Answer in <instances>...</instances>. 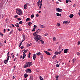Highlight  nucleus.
Masks as SVG:
<instances>
[{"label":"nucleus","instance_id":"nucleus-6","mask_svg":"<svg viewBox=\"0 0 80 80\" xmlns=\"http://www.w3.org/2000/svg\"><path fill=\"white\" fill-rule=\"evenodd\" d=\"M40 29H38L35 32L33 33V35L34 36H35L36 35H37Z\"/></svg>","mask_w":80,"mask_h":80},{"label":"nucleus","instance_id":"nucleus-15","mask_svg":"<svg viewBox=\"0 0 80 80\" xmlns=\"http://www.w3.org/2000/svg\"><path fill=\"white\" fill-rule=\"evenodd\" d=\"M30 80H33V77L32 76H30Z\"/></svg>","mask_w":80,"mask_h":80},{"label":"nucleus","instance_id":"nucleus-14","mask_svg":"<svg viewBox=\"0 0 80 80\" xmlns=\"http://www.w3.org/2000/svg\"><path fill=\"white\" fill-rule=\"evenodd\" d=\"M32 22H28V25L29 26H31V25H32Z\"/></svg>","mask_w":80,"mask_h":80},{"label":"nucleus","instance_id":"nucleus-45","mask_svg":"<svg viewBox=\"0 0 80 80\" xmlns=\"http://www.w3.org/2000/svg\"><path fill=\"white\" fill-rule=\"evenodd\" d=\"M18 17V16L17 15H15V16H14V18H17Z\"/></svg>","mask_w":80,"mask_h":80},{"label":"nucleus","instance_id":"nucleus-55","mask_svg":"<svg viewBox=\"0 0 80 80\" xmlns=\"http://www.w3.org/2000/svg\"><path fill=\"white\" fill-rule=\"evenodd\" d=\"M53 40L55 41L56 39V38L55 37L53 38Z\"/></svg>","mask_w":80,"mask_h":80},{"label":"nucleus","instance_id":"nucleus-28","mask_svg":"<svg viewBox=\"0 0 80 80\" xmlns=\"http://www.w3.org/2000/svg\"><path fill=\"white\" fill-rule=\"evenodd\" d=\"M57 56L56 55H55L52 58L53 59H54L56 58V57Z\"/></svg>","mask_w":80,"mask_h":80},{"label":"nucleus","instance_id":"nucleus-56","mask_svg":"<svg viewBox=\"0 0 80 80\" xmlns=\"http://www.w3.org/2000/svg\"><path fill=\"white\" fill-rule=\"evenodd\" d=\"M6 32V29H4V32L5 33Z\"/></svg>","mask_w":80,"mask_h":80},{"label":"nucleus","instance_id":"nucleus-62","mask_svg":"<svg viewBox=\"0 0 80 80\" xmlns=\"http://www.w3.org/2000/svg\"><path fill=\"white\" fill-rule=\"evenodd\" d=\"M61 47H59V50H61Z\"/></svg>","mask_w":80,"mask_h":80},{"label":"nucleus","instance_id":"nucleus-3","mask_svg":"<svg viewBox=\"0 0 80 80\" xmlns=\"http://www.w3.org/2000/svg\"><path fill=\"white\" fill-rule=\"evenodd\" d=\"M34 36V39L35 40L37 39L38 40H40L41 39V36L40 35H36Z\"/></svg>","mask_w":80,"mask_h":80},{"label":"nucleus","instance_id":"nucleus-47","mask_svg":"<svg viewBox=\"0 0 80 80\" xmlns=\"http://www.w3.org/2000/svg\"><path fill=\"white\" fill-rule=\"evenodd\" d=\"M60 25V23H58V24H57V26H59Z\"/></svg>","mask_w":80,"mask_h":80},{"label":"nucleus","instance_id":"nucleus-39","mask_svg":"<svg viewBox=\"0 0 80 80\" xmlns=\"http://www.w3.org/2000/svg\"><path fill=\"white\" fill-rule=\"evenodd\" d=\"M76 59H73L72 60V61L73 62V63H74V62L76 61Z\"/></svg>","mask_w":80,"mask_h":80},{"label":"nucleus","instance_id":"nucleus-24","mask_svg":"<svg viewBox=\"0 0 80 80\" xmlns=\"http://www.w3.org/2000/svg\"><path fill=\"white\" fill-rule=\"evenodd\" d=\"M9 52H8L7 53V57H8V58L9 59L10 58V56L9 55Z\"/></svg>","mask_w":80,"mask_h":80},{"label":"nucleus","instance_id":"nucleus-57","mask_svg":"<svg viewBox=\"0 0 80 80\" xmlns=\"http://www.w3.org/2000/svg\"><path fill=\"white\" fill-rule=\"evenodd\" d=\"M22 55H21V56H20V59H22Z\"/></svg>","mask_w":80,"mask_h":80},{"label":"nucleus","instance_id":"nucleus-31","mask_svg":"<svg viewBox=\"0 0 80 80\" xmlns=\"http://www.w3.org/2000/svg\"><path fill=\"white\" fill-rule=\"evenodd\" d=\"M34 17V14H32L31 15V18H33Z\"/></svg>","mask_w":80,"mask_h":80},{"label":"nucleus","instance_id":"nucleus-13","mask_svg":"<svg viewBox=\"0 0 80 80\" xmlns=\"http://www.w3.org/2000/svg\"><path fill=\"white\" fill-rule=\"evenodd\" d=\"M73 16H74V15L72 14H71L69 15V17L70 18H72Z\"/></svg>","mask_w":80,"mask_h":80},{"label":"nucleus","instance_id":"nucleus-33","mask_svg":"<svg viewBox=\"0 0 80 80\" xmlns=\"http://www.w3.org/2000/svg\"><path fill=\"white\" fill-rule=\"evenodd\" d=\"M40 41L41 42L42 44H43L44 43V42L41 40H40Z\"/></svg>","mask_w":80,"mask_h":80},{"label":"nucleus","instance_id":"nucleus-8","mask_svg":"<svg viewBox=\"0 0 80 80\" xmlns=\"http://www.w3.org/2000/svg\"><path fill=\"white\" fill-rule=\"evenodd\" d=\"M9 58H7V60H5L4 61V63L5 64H6L8 62V61L9 60Z\"/></svg>","mask_w":80,"mask_h":80},{"label":"nucleus","instance_id":"nucleus-21","mask_svg":"<svg viewBox=\"0 0 80 80\" xmlns=\"http://www.w3.org/2000/svg\"><path fill=\"white\" fill-rule=\"evenodd\" d=\"M18 30L20 32L22 31V29H21V28H18Z\"/></svg>","mask_w":80,"mask_h":80},{"label":"nucleus","instance_id":"nucleus-60","mask_svg":"<svg viewBox=\"0 0 80 80\" xmlns=\"http://www.w3.org/2000/svg\"><path fill=\"white\" fill-rule=\"evenodd\" d=\"M32 32H33V31H35V29H33V30H32Z\"/></svg>","mask_w":80,"mask_h":80},{"label":"nucleus","instance_id":"nucleus-46","mask_svg":"<svg viewBox=\"0 0 80 80\" xmlns=\"http://www.w3.org/2000/svg\"><path fill=\"white\" fill-rule=\"evenodd\" d=\"M30 46V45L29 44H28L26 46L28 47Z\"/></svg>","mask_w":80,"mask_h":80},{"label":"nucleus","instance_id":"nucleus-30","mask_svg":"<svg viewBox=\"0 0 80 80\" xmlns=\"http://www.w3.org/2000/svg\"><path fill=\"white\" fill-rule=\"evenodd\" d=\"M56 16L58 17H59L60 16V14L58 13H56Z\"/></svg>","mask_w":80,"mask_h":80},{"label":"nucleus","instance_id":"nucleus-7","mask_svg":"<svg viewBox=\"0 0 80 80\" xmlns=\"http://www.w3.org/2000/svg\"><path fill=\"white\" fill-rule=\"evenodd\" d=\"M56 11L58 12H62V9L59 8H56Z\"/></svg>","mask_w":80,"mask_h":80},{"label":"nucleus","instance_id":"nucleus-26","mask_svg":"<svg viewBox=\"0 0 80 80\" xmlns=\"http://www.w3.org/2000/svg\"><path fill=\"white\" fill-rule=\"evenodd\" d=\"M11 56H12V58H13L15 57V56L13 55V53H12L11 54Z\"/></svg>","mask_w":80,"mask_h":80},{"label":"nucleus","instance_id":"nucleus-48","mask_svg":"<svg viewBox=\"0 0 80 80\" xmlns=\"http://www.w3.org/2000/svg\"><path fill=\"white\" fill-rule=\"evenodd\" d=\"M59 77V76H56V79H58V78Z\"/></svg>","mask_w":80,"mask_h":80},{"label":"nucleus","instance_id":"nucleus-25","mask_svg":"<svg viewBox=\"0 0 80 80\" xmlns=\"http://www.w3.org/2000/svg\"><path fill=\"white\" fill-rule=\"evenodd\" d=\"M37 28V26H36V25H34L33 29H35Z\"/></svg>","mask_w":80,"mask_h":80},{"label":"nucleus","instance_id":"nucleus-23","mask_svg":"<svg viewBox=\"0 0 80 80\" xmlns=\"http://www.w3.org/2000/svg\"><path fill=\"white\" fill-rule=\"evenodd\" d=\"M41 58L42 60H43V56L42 55V54L41 55Z\"/></svg>","mask_w":80,"mask_h":80},{"label":"nucleus","instance_id":"nucleus-22","mask_svg":"<svg viewBox=\"0 0 80 80\" xmlns=\"http://www.w3.org/2000/svg\"><path fill=\"white\" fill-rule=\"evenodd\" d=\"M16 24H17V25L16 26V27H17V28H18V27H19V23L17 22V23H16Z\"/></svg>","mask_w":80,"mask_h":80},{"label":"nucleus","instance_id":"nucleus-5","mask_svg":"<svg viewBox=\"0 0 80 80\" xmlns=\"http://www.w3.org/2000/svg\"><path fill=\"white\" fill-rule=\"evenodd\" d=\"M32 72L31 70L29 68L27 69L26 71V72L28 73H31Z\"/></svg>","mask_w":80,"mask_h":80},{"label":"nucleus","instance_id":"nucleus-44","mask_svg":"<svg viewBox=\"0 0 80 80\" xmlns=\"http://www.w3.org/2000/svg\"><path fill=\"white\" fill-rule=\"evenodd\" d=\"M56 67L57 68L59 67V65L58 64H56Z\"/></svg>","mask_w":80,"mask_h":80},{"label":"nucleus","instance_id":"nucleus-20","mask_svg":"<svg viewBox=\"0 0 80 80\" xmlns=\"http://www.w3.org/2000/svg\"><path fill=\"white\" fill-rule=\"evenodd\" d=\"M28 74H24V77L25 78H27V77H28Z\"/></svg>","mask_w":80,"mask_h":80},{"label":"nucleus","instance_id":"nucleus-50","mask_svg":"<svg viewBox=\"0 0 80 80\" xmlns=\"http://www.w3.org/2000/svg\"><path fill=\"white\" fill-rule=\"evenodd\" d=\"M42 0H41L40 2V4H42Z\"/></svg>","mask_w":80,"mask_h":80},{"label":"nucleus","instance_id":"nucleus-32","mask_svg":"<svg viewBox=\"0 0 80 80\" xmlns=\"http://www.w3.org/2000/svg\"><path fill=\"white\" fill-rule=\"evenodd\" d=\"M40 1L39 0L38 2H37L38 5V6H39V5H40Z\"/></svg>","mask_w":80,"mask_h":80},{"label":"nucleus","instance_id":"nucleus-34","mask_svg":"<svg viewBox=\"0 0 80 80\" xmlns=\"http://www.w3.org/2000/svg\"><path fill=\"white\" fill-rule=\"evenodd\" d=\"M13 32V31L12 30L10 32H9V35H11L12 33Z\"/></svg>","mask_w":80,"mask_h":80},{"label":"nucleus","instance_id":"nucleus-27","mask_svg":"<svg viewBox=\"0 0 80 80\" xmlns=\"http://www.w3.org/2000/svg\"><path fill=\"white\" fill-rule=\"evenodd\" d=\"M40 27L41 28H45V26H43L42 25H40Z\"/></svg>","mask_w":80,"mask_h":80},{"label":"nucleus","instance_id":"nucleus-29","mask_svg":"<svg viewBox=\"0 0 80 80\" xmlns=\"http://www.w3.org/2000/svg\"><path fill=\"white\" fill-rule=\"evenodd\" d=\"M62 53V51H60V52H58V54H60L61 53Z\"/></svg>","mask_w":80,"mask_h":80},{"label":"nucleus","instance_id":"nucleus-43","mask_svg":"<svg viewBox=\"0 0 80 80\" xmlns=\"http://www.w3.org/2000/svg\"><path fill=\"white\" fill-rule=\"evenodd\" d=\"M22 41L20 43V44L19 45V47H20L22 45Z\"/></svg>","mask_w":80,"mask_h":80},{"label":"nucleus","instance_id":"nucleus-53","mask_svg":"<svg viewBox=\"0 0 80 80\" xmlns=\"http://www.w3.org/2000/svg\"><path fill=\"white\" fill-rule=\"evenodd\" d=\"M31 55V53L30 52H29V54H28V56H30Z\"/></svg>","mask_w":80,"mask_h":80},{"label":"nucleus","instance_id":"nucleus-59","mask_svg":"<svg viewBox=\"0 0 80 80\" xmlns=\"http://www.w3.org/2000/svg\"><path fill=\"white\" fill-rule=\"evenodd\" d=\"M15 79V76H13V77H12V79Z\"/></svg>","mask_w":80,"mask_h":80},{"label":"nucleus","instance_id":"nucleus-9","mask_svg":"<svg viewBox=\"0 0 80 80\" xmlns=\"http://www.w3.org/2000/svg\"><path fill=\"white\" fill-rule=\"evenodd\" d=\"M44 52H45V53H46V54L47 55H49V56L51 55V54L48 52H47L46 51H44Z\"/></svg>","mask_w":80,"mask_h":80},{"label":"nucleus","instance_id":"nucleus-1","mask_svg":"<svg viewBox=\"0 0 80 80\" xmlns=\"http://www.w3.org/2000/svg\"><path fill=\"white\" fill-rule=\"evenodd\" d=\"M32 65V62H26V63L25 65H24L23 67L24 68L30 67Z\"/></svg>","mask_w":80,"mask_h":80},{"label":"nucleus","instance_id":"nucleus-64","mask_svg":"<svg viewBox=\"0 0 80 80\" xmlns=\"http://www.w3.org/2000/svg\"><path fill=\"white\" fill-rule=\"evenodd\" d=\"M48 35V34H47H47H45V36H46Z\"/></svg>","mask_w":80,"mask_h":80},{"label":"nucleus","instance_id":"nucleus-11","mask_svg":"<svg viewBox=\"0 0 80 80\" xmlns=\"http://www.w3.org/2000/svg\"><path fill=\"white\" fill-rule=\"evenodd\" d=\"M68 49H65L64 50V53H68Z\"/></svg>","mask_w":80,"mask_h":80},{"label":"nucleus","instance_id":"nucleus-42","mask_svg":"<svg viewBox=\"0 0 80 80\" xmlns=\"http://www.w3.org/2000/svg\"><path fill=\"white\" fill-rule=\"evenodd\" d=\"M42 4H40V7H39V8L40 9L41 8V6H42Z\"/></svg>","mask_w":80,"mask_h":80},{"label":"nucleus","instance_id":"nucleus-12","mask_svg":"<svg viewBox=\"0 0 80 80\" xmlns=\"http://www.w3.org/2000/svg\"><path fill=\"white\" fill-rule=\"evenodd\" d=\"M22 38L23 40H22V42H23L25 40L26 38L25 36L24 35H23Z\"/></svg>","mask_w":80,"mask_h":80},{"label":"nucleus","instance_id":"nucleus-2","mask_svg":"<svg viewBox=\"0 0 80 80\" xmlns=\"http://www.w3.org/2000/svg\"><path fill=\"white\" fill-rule=\"evenodd\" d=\"M16 13L19 16H22L23 15L22 10L19 9H17L16 10Z\"/></svg>","mask_w":80,"mask_h":80},{"label":"nucleus","instance_id":"nucleus-51","mask_svg":"<svg viewBox=\"0 0 80 80\" xmlns=\"http://www.w3.org/2000/svg\"><path fill=\"white\" fill-rule=\"evenodd\" d=\"M21 20V19L20 18H18V21H20V20Z\"/></svg>","mask_w":80,"mask_h":80},{"label":"nucleus","instance_id":"nucleus-58","mask_svg":"<svg viewBox=\"0 0 80 80\" xmlns=\"http://www.w3.org/2000/svg\"><path fill=\"white\" fill-rule=\"evenodd\" d=\"M48 51H49V52H51V51H52V50L49 49H48Z\"/></svg>","mask_w":80,"mask_h":80},{"label":"nucleus","instance_id":"nucleus-18","mask_svg":"<svg viewBox=\"0 0 80 80\" xmlns=\"http://www.w3.org/2000/svg\"><path fill=\"white\" fill-rule=\"evenodd\" d=\"M68 21H64L63 22V23L64 24H68Z\"/></svg>","mask_w":80,"mask_h":80},{"label":"nucleus","instance_id":"nucleus-54","mask_svg":"<svg viewBox=\"0 0 80 80\" xmlns=\"http://www.w3.org/2000/svg\"><path fill=\"white\" fill-rule=\"evenodd\" d=\"M78 15L79 16H80V10H79V12H78Z\"/></svg>","mask_w":80,"mask_h":80},{"label":"nucleus","instance_id":"nucleus-41","mask_svg":"<svg viewBox=\"0 0 80 80\" xmlns=\"http://www.w3.org/2000/svg\"><path fill=\"white\" fill-rule=\"evenodd\" d=\"M20 48L22 50V49H23L24 48V47L23 46H21L20 47Z\"/></svg>","mask_w":80,"mask_h":80},{"label":"nucleus","instance_id":"nucleus-17","mask_svg":"<svg viewBox=\"0 0 80 80\" xmlns=\"http://www.w3.org/2000/svg\"><path fill=\"white\" fill-rule=\"evenodd\" d=\"M35 58H36V54H34L33 56V59L34 60H35Z\"/></svg>","mask_w":80,"mask_h":80},{"label":"nucleus","instance_id":"nucleus-63","mask_svg":"<svg viewBox=\"0 0 80 80\" xmlns=\"http://www.w3.org/2000/svg\"><path fill=\"white\" fill-rule=\"evenodd\" d=\"M56 3L58 4H59V2H56Z\"/></svg>","mask_w":80,"mask_h":80},{"label":"nucleus","instance_id":"nucleus-38","mask_svg":"<svg viewBox=\"0 0 80 80\" xmlns=\"http://www.w3.org/2000/svg\"><path fill=\"white\" fill-rule=\"evenodd\" d=\"M22 23H23V22L22 21H20L19 22V24H22Z\"/></svg>","mask_w":80,"mask_h":80},{"label":"nucleus","instance_id":"nucleus-49","mask_svg":"<svg viewBox=\"0 0 80 80\" xmlns=\"http://www.w3.org/2000/svg\"><path fill=\"white\" fill-rule=\"evenodd\" d=\"M66 3H68V0H66Z\"/></svg>","mask_w":80,"mask_h":80},{"label":"nucleus","instance_id":"nucleus-4","mask_svg":"<svg viewBox=\"0 0 80 80\" xmlns=\"http://www.w3.org/2000/svg\"><path fill=\"white\" fill-rule=\"evenodd\" d=\"M29 50L28 49H26L23 52V57H22V60L24 59L25 58L26 56V54H25V53H27L28 51Z\"/></svg>","mask_w":80,"mask_h":80},{"label":"nucleus","instance_id":"nucleus-16","mask_svg":"<svg viewBox=\"0 0 80 80\" xmlns=\"http://www.w3.org/2000/svg\"><path fill=\"white\" fill-rule=\"evenodd\" d=\"M31 19L29 18H27L26 19V22L30 21Z\"/></svg>","mask_w":80,"mask_h":80},{"label":"nucleus","instance_id":"nucleus-37","mask_svg":"<svg viewBox=\"0 0 80 80\" xmlns=\"http://www.w3.org/2000/svg\"><path fill=\"white\" fill-rule=\"evenodd\" d=\"M55 54L56 55H58V52H55Z\"/></svg>","mask_w":80,"mask_h":80},{"label":"nucleus","instance_id":"nucleus-52","mask_svg":"<svg viewBox=\"0 0 80 80\" xmlns=\"http://www.w3.org/2000/svg\"><path fill=\"white\" fill-rule=\"evenodd\" d=\"M36 17H38L39 15L38 14H36Z\"/></svg>","mask_w":80,"mask_h":80},{"label":"nucleus","instance_id":"nucleus-19","mask_svg":"<svg viewBox=\"0 0 80 80\" xmlns=\"http://www.w3.org/2000/svg\"><path fill=\"white\" fill-rule=\"evenodd\" d=\"M41 54L42 53L40 52H37V55L38 56H39V55H41Z\"/></svg>","mask_w":80,"mask_h":80},{"label":"nucleus","instance_id":"nucleus-40","mask_svg":"<svg viewBox=\"0 0 80 80\" xmlns=\"http://www.w3.org/2000/svg\"><path fill=\"white\" fill-rule=\"evenodd\" d=\"M40 80H43V79L42 78L41 76H40Z\"/></svg>","mask_w":80,"mask_h":80},{"label":"nucleus","instance_id":"nucleus-61","mask_svg":"<svg viewBox=\"0 0 80 80\" xmlns=\"http://www.w3.org/2000/svg\"><path fill=\"white\" fill-rule=\"evenodd\" d=\"M37 39H36L35 40L36 41L38 42V41L37 40Z\"/></svg>","mask_w":80,"mask_h":80},{"label":"nucleus","instance_id":"nucleus-35","mask_svg":"<svg viewBox=\"0 0 80 80\" xmlns=\"http://www.w3.org/2000/svg\"><path fill=\"white\" fill-rule=\"evenodd\" d=\"M8 18H6V23H8Z\"/></svg>","mask_w":80,"mask_h":80},{"label":"nucleus","instance_id":"nucleus-10","mask_svg":"<svg viewBox=\"0 0 80 80\" xmlns=\"http://www.w3.org/2000/svg\"><path fill=\"white\" fill-rule=\"evenodd\" d=\"M27 4L28 3H27L24 5V8L25 9H27Z\"/></svg>","mask_w":80,"mask_h":80},{"label":"nucleus","instance_id":"nucleus-36","mask_svg":"<svg viewBox=\"0 0 80 80\" xmlns=\"http://www.w3.org/2000/svg\"><path fill=\"white\" fill-rule=\"evenodd\" d=\"M77 54L78 56H79L80 55V53L79 52H77Z\"/></svg>","mask_w":80,"mask_h":80}]
</instances>
